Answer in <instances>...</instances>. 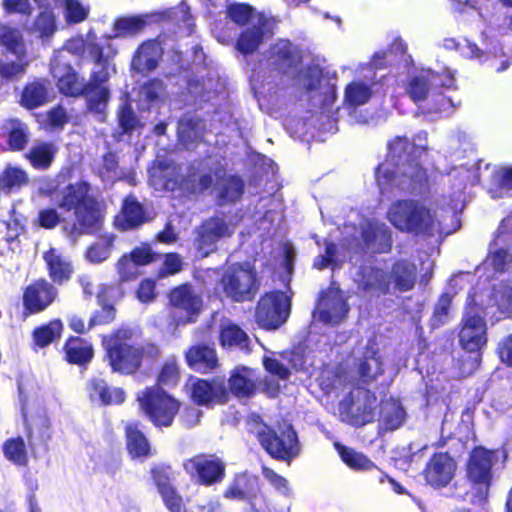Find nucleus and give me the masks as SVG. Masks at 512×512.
<instances>
[{
  "mask_svg": "<svg viewBox=\"0 0 512 512\" xmlns=\"http://www.w3.org/2000/svg\"><path fill=\"white\" fill-rule=\"evenodd\" d=\"M419 144L410 143L405 137H396L388 144V154L376 169V182L382 194L394 189L410 193H422L428 186L426 170L421 167L419 158L426 147V134L417 136Z\"/></svg>",
  "mask_w": 512,
  "mask_h": 512,
  "instance_id": "nucleus-1",
  "label": "nucleus"
},
{
  "mask_svg": "<svg viewBox=\"0 0 512 512\" xmlns=\"http://www.w3.org/2000/svg\"><path fill=\"white\" fill-rule=\"evenodd\" d=\"M88 49L95 65L88 82L79 79L69 64L60 62L61 52L53 54L51 73L61 93L72 97L84 96L88 110L102 117L110 97L107 85L111 70L110 55L104 56L103 47L95 43H90Z\"/></svg>",
  "mask_w": 512,
  "mask_h": 512,
  "instance_id": "nucleus-2",
  "label": "nucleus"
},
{
  "mask_svg": "<svg viewBox=\"0 0 512 512\" xmlns=\"http://www.w3.org/2000/svg\"><path fill=\"white\" fill-rule=\"evenodd\" d=\"M270 62L278 70L286 74L297 75L294 77V84L303 88L308 94V99L313 108L319 111L321 116L327 118L329 128L332 130L334 117L333 106L336 100V87L329 82H323V70L318 64H307L298 71L300 61L299 51L288 40H279L270 51Z\"/></svg>",
  "mask_w": 512,
  "mask_h": 512,
  "instance_id": "nucleus-3",
  "label": "nucleus"
},
{
  "mask_svg": "<svg viewBox=\"0 0 512 512\" xmlns=\"http://www.w3.org/2000/svg\"><path fill=\"white\" fill-rule=\"evenodd\" d=\"M53 200L61 209L75 210L76 222L69 235L90 233L100 225L101 214L98 203L89 195L86 183L71 184L53 194Z\"/></svg>",
  "mask_w": 512,
  "mask_h": 512,
  "instance_id": "nucleus-4",
  "label": "nucleus"
},
{
  "mask_svg": "<svg viewBox=\"0 0 512 512\" xmlns=\"http://www.w3.org/2000/svg\"><path fill=\"white\" fill-rule=\"evenodd\" d=\"M172 22L179 26L183 33L190 35L194 27V19L190 8L182 1L177 7L161 11L118 18L113 25V34L104 39L110 43L112 38L129 37L142 32L146 26L154 23Z\"/></svg>",
  "mask_w": 512,
  "mask_h": 512,
  "instance_id": "nucleus-5",
  "label": "nucleus"
},
{
  "mask_svg": "<svg viewBox=\"0 0 512 512\" xmlns=\"http://www.w3.org/2000/svg\"><path fill=\"white\" fill-rule=\"evenodd\" d=\"M387 218L395 228L404 232L417 235L442 232L440 223L436 221L431 211L418 201H396L391 205Z\"/></svg>",
  "mask_w": 512,
  "mask_h": 512,
  "instance_id": "nucleus-6",
  "label": "nucleus"
},
{
  "mask_svg": "<svg viewBox=\"0 0 512 512\" xmlns=\"http://www.w3.org/2000/svg\"><path fill=\"white\" fill-rule=\"evenodd\" d=\"M416 268L413 264L400 261L394 264L390 274L374 267H363L358 279L360 287L371 294H384L390 285L399 291L410 290L415 283Z\"/></svg>",
  "mask_w": 512,
  "mask_h": 512,
  "instance_id": "nucleus-7",
  "label": "nucleus"
},
{
  "mask_svg": "<svg viewBox=\"0 0 512 512\" xmlns=\"http://www.w3.org/2000/svg\"><path fill=\"white\" fill-rule=\"evenodd\" d=\"M255 417V433L261 446L274 458L288 460L299 452L295 431L289 423L279 425L278 430L269 428Z\"/></svg>",
  "mask_w": 512,
  "mask_h": 512,
  "instance_id": "nucleus-8",
  "label": "nucleus"
},
{
  "mask_svg": "<svg viewBox=\"0 0 512 512\" xmlns=\"http://www.w3.org/2000/svg\"><path fill=\"white\" fill-rule=\"evenodd\" d=\"M135 331L122 328L109 338H104L103 344L114 371L133 373L140 366L142 352L139 347L128 344Z\"/></svg>",
  "mask_w": 512,
  "mask_h": 512,
  "instance_id": "nucleus-9",
  "label": "nucleus"
},
{
  "mask_svg": "<svg viewBox=\"0 0 512 512\" xmlns=\"http://www.w3.org/2000/svg\"><path fill=\"white\" fill-rule=\"evenodd\" d=\"M137 399L144 414L159 427L170 426L180 407L179 402L159 386L146 388Z\"/></svg>",
  "mask_w": 512,
  "mask_h": 512,
  "instance_id": "nucleus-10",
  "label": "nucleus"
},
{
  "mask_svg": "<svg viewBox=\"0 0 512 512\" xmlns=\"http://www.w3.org/2000/svg\"><path fill=\"white\" fill-rule=\"evenodd\" d=\"M223 292L233 301L251 300L258 291L256 272L250 263L229 266L221 279Z\"/></svg>",
  "mask_w": 512,
  "mask_h": 512,
  "instance_id": "nucleus-11",
  "label": "nucleus"
},
{
  "mask_svg": "<svg viewBox=\"0 0 512 512\" xmlns=\"http://www.w3.org/2000/svg\"><path fill=\"white\" fill-rule=\"evenodd\" d=\"M456 79L454 71L447 66H438L436 69L422 70L412 76L406 87V92L414 102L431 99L438 85L451 89L455 87Z\"/></svg>",
  "mask_w": 512,
  "mask_h": 512,
  "instance_id": "nucleus-12",
  "label": "nucleus"
},
{
  "mask_svg": "<svg viewBox=\"0 0 512 512\" xmlns=\"http://www.w3.org/2000/svg\"><path fill=\"white\" fill-rule=\"evenodd\" d=\"M375 68L369 64H360L355 69V77L344 90V105L355 109L365 105L378 92L380 80L377 78Z\"/></svg>",
  "mask_w": 512,
  "mask_h": 512,
  "instance_id": "nucleus-13",
  "label": "nucleus"
},
{
  "mask_svg": "<svg viewBox=\"0 0 512 512\" xmlns=\"http://www.w3.org/2000/svg\"><path fill=\"white\" fill-rule=\"evenodd\" d=\"M290 313V298L280 291L266 293L258 302L256 322L265 329H277L286 322Z\"/></svg>",
  "mask_w": 512,
  "mask_h": 512,
  "instance_id": "nucleus-14",
  "label": "nucleus"
},
{
  "mask_svg": "<svg viewBox=\"0 0 512 512\" xmlns=\"http://www.w3.org/2000/svg\"><path fill=\"white\" fill-rule=\"evenodd\" d=\"M457 494L474 509L471 511V509L461 508L458 512H477L480 506V447H474L469 453L464 466V476L457 486Z\"/></svg>",
  "mask_w": 512,
  "mask_h": 512,
  "instance_id": "nucleus-15",
  "label": "nucleus"
},
{
  "mask_svg": "<svg viewBox=\"0 0 512 512\" xmlns=\"http://www.w3.org/2000/svg\"><path fill=\"white\" fill-rule=\"evenodd\" d=\"M377 398L368 390L358 389L351 398L340 402L339 410L344 420L353 425H364L374 419Z\"/></svg>",
  "mask_w": 512,
  "mask_h": 512,
  "instance_id": "nucleus-16",
  "label": "nucleus"
},
{
  "mask_svg": "<svg viewBox=\"0 0 512 512\" xmlns=\"http://www.w3.org/2000/svg\"><path fill=\"white\" fill-rule=\"evenodd\" d=\"M29 385L19 383L20 402L22 414L30 434L37 433L40 437L47 435L50 422L45 411L40 407L42 401L37 392H33Z\"/></svg>",
  "mask_w": 512,
  "mask_h": 512,
  "instance_id": "nucleus-17",
  "label": "nucleus"
},
{
  "mask_svg": "<svg viewBox=\"0 0 512 512\" xmlns=\"http://www.w3.org/2000/svg\"><path fill=\"white\" fill-rule=\"evenodd\" d=\"M462 324L459 334L462 348L467 352H478L480 349V305L477 301L476 291L468 294Z\"/></svg>",
  "mask_w": 512,
  "mask_h": 512,
  "instance_id": "nucleus-18",
  "label": "nucleus"
},
{
  "mask_svg": "<svg viewBox=\"0 0 512 512\" xmlns=\"http://www.w3.org/2000/svg\"><path fill=\"white\" fill-rule=\"evenodd\" d=\"M170 302L175 312L179 313L178 323L194 321L203 306L200 292L189 284L173 289L170 293Z\"/></svg>",
  "mask_w": 512,
  "mask_h": 512,
  "instance_id": "nucleus-19",
  "label": "nucleus"
},
{
  "mask_svg": "<svg viewBox=\"0 0 512 512\" xmlns=\"http://www.w3.org/2000/svg\"><path fill=\"white\" fill-rule=\"evenodd\" d=\"M187 473L204 485L219 482L225 475V465L215 456H197L184 463Z\"/></svg>",
  "mask_w": 512,
  "mask_h": 512,
  "instance_id": "nucleus-20",
  "label": "nucleus"
},
{
  "mask_svg": "<svg viewBox=\"0 0 512 512\" xmlns=\"http://www.w3.org/2000/svg\"><path fill=\"white\" fill-rule=\"evenodd\" d=\"M233 232L234 224L227 223L223 218L214 217L205 221L198 230V250L203 256L209 255L219 239L229 237Z\"/></svg>",
  "mask_w": 512,
  "mask_h": 512,
  "instance_id": "nucleus-21",
  "label": "nucleus"
},
{
  "mask_svg": "<svg viewBox=\"0 0 512 512\" xmlns=\"http://www.w3.org/2000/svg\"><path fill=\"white\" fill-rule=\"evenodd\" d=\"M191 396L198 405H214L224 403L228 399L225 382L216 378L212 381L195 379L191 381Z\"/></svg>",
  "mask_w": 512,
  "mask_h": 512,
  "instance_id": "nucleus-22",
  "label": "nucleus"
},
{
  "mask_svg": "<svg viewBox=\"0 0 512 512\" xmlns=\"http://www.w3.org/2000/svg\"><path fill=\"white\" fill-rule=\"evenodd\" d=\"M354 357L363 383H369L382 374V360L374 342L368 341L365 346L357 347L354 350Z\"/></svg>",
  "mask_w": 512,
  "mask_h": 512,
  "instance_id": "nucleus-23",
  "label": "nucleus"
},
{
  "mask_svg": "<svg viewBox=\"0 0 512 512\" xmlns=\"http://www.w3.org/2000/svg\"><path fill=\"white\" fill-rule=\"evenodd\" d=\"M455 472V460L448 453H436L426 465L425 479L433 487H445Z\"/></svg>",
  "mask_w": 512,
  "mask_h": 512,
  "instance_id": "nucleus-24",
  "label": "nucleus"
},
{
  "mask_svg": "<svg viewBox=\"0 0 512 512\" xmlns=\"http://www.w3.org/2000/svg\"><path fill=\"white\" fill-rule=\"evenodd\" d=\"M347 313L348 305L338 289H329L318 303V318L324 323L338 324L345 318Z\"/></svg>",
  "mask_w": 512,
  "mask_h": 512,
  "instance_id": "nucleus-25",
  "label": "nucleus"
},
{
  "mask_svg": "<svg viewBox=\"0 0 512 512\" xmlns=\"http://www.w3.org/2000/svg\"><path fill=\"white\" fill-rule=\"evenodd\" d=\"M57 296L56 288L45 280H38L29 285L23 296L24 306L30 313L46 309Z\"/></svg>",
  "mask_w": 512,
  "mask_h": 512,
  "instance_id": "nucleus-26",
  "label": "nucleus"
},
{
  "mask_svg": "<svg viewBox=\"0 0 512 512\" xmlns=\"http://www.w3.org/2000/svg\"><path fill=\"white\" fill-rule=\"evenodd\" d=\"M361 239L373 252H387L391 247L390 229L379 221H366L362 225Z\"/></svg>",
  "mask_w": 512,
  "mask_h": 512,
  "instance_id": "nucleus-27",
  "label": "nucleus"
},
{
  "mask_svg": "<svg viewBox=\"0 0 512 512\" xmlns=\"http://www.w3.org/2000/svg\"><path fill=\"white\" fill-rule=\"evenodd\" d=\"M272 34V25L268 18L258 17L256 27H248L237 41V50L242 54H251L257 50L264 38Z\"/></svg>",
  "mask_w": 512,
  "mask_h": 512,
  "instance_id": "nucleus-28",
  "label": "nucleus"
},
{
  "mask_svg": "<svg viewBox=\"0 0 512 512\" xmlns=\"http://www.w3.org/2000/svg\"><path fill=\"white\" fill-rule=\"evenodd\" d=\"M149 182L156 191H175L180 184L177 166L161 161L154 163L149 169Z\"/></svg>",
  "mask_w": 512,
  "mask_h": 512,
  "instance_id": "nucleus-29",
  "label": "nucleus"
},
{
  "mask_svg": "<svg viewBox=\"0 0 512 512\" xmlns=\"http://www.w3.org/2000/svg\"><path fill=\"white\" fill-rule=\"evenodd\" d=\"M161 56L162 48L158 42H144L132 59V68L143 74L148 73L157 67Z\"/></svg>",
  "mask_w": 512,
  "mask_h": 512,
  "instance_id": "nucleus-30",
  "label": "nucleus"
},
{
  "mask_svg": "<svg viewBox=\"0 0 512 512\" xmlns=\"http://www.w3.org/2000/svg\"><path fill=\"white\" fill-rule=\"evenodd\" d=\"M205 125L193 115L183 116L178 123V139L186 148L192 149L203 137Z\"/></svg>",
  "mask_w": 512,
  "mask_h": 512,
  "instance_id": "nucleus-31",
  "label": "nucleus"
},
{
  "mask_svg": "<svg viewBox=\"0 0 512 512\" xmlns=\"http://www.w3.org/2000/svg\"><path fill=\"white\" fill-rule=\"evenodd\" d=\"M152 476L169 511L185 512L181 497L170 485L168 473L163 468H154Z\"/></svg>",
  "mask_w": 512,
  "mask_h": 512,
  "instance_id": "nucleus-32",
  "label": "nucleus"
},
{
  "mask_svg": "<svg viewBox=\"0 0 512 512\" xmlns=\"http://www.w3.org/2000/svg\"><path fill=\"white\" fill-rule=\"evenodd\" d=\"M144 211L134 197L124 200L121 213L115 218V225L121 230L136 228L144 223Z\"/></svg>",
  "mask_w": 512,
  "mask_h": 512,
  "instance_id": "nucleus-33",
  "label": "nucleus"
},
{
  "mask_svg": "<svg viewBox=\"0 0 512 512\" xmlns=\"http://www.w3.org/2000/svg\"><path fill=\"white\" fill-rule=\"evenodd\" d=\"M90 43H95V44L103 47L104 56L109 54L110 55V64H112L111 61L114 58V56L116 55L117 50L112 46L111 43L105 44L104 41L98 42L96 35L91 32L88 33L86 40H83L82 38H76V39L69 40L65 44L63 49L54 51V54L57 52H61L60 62H65L64 61V58H65L64 53L65 52H68L71 54H79L82 52H87L89 54L88 46L90 45ZM112 69H114L113 65H111V70Z\"/></svg>",
  "mask_w": 512,
  "mask_h": 512,
  "instance_id": "nucleus-34",
  "label": "nucleus"
},
{
  "mask_svg": "<svg viewBox=\"0 0 512 512\" xmlns=\"http://www.w3.org/2000/svg\"><path fill=\"white\" fill-rule=\"evenodd\" d=\"M0 45L7 53L20 59L27 55V47L22 32L16 27L0 23Z\"/></svg>",
  "mask_w": 512,
  "mask_h": 512,
  "instance_id": "nucleus-35",
  "label": "nucleus"
},
{
  "mask_svg": "<svg viewBox=\"0 0 512 512\" xmlns=\"http://www.w3.org/2000/svg\"><path fill=\"white\" fill-rule=\"evenodd\" d=\"M89 394L93 401H100L104 405L121 404L125 393L117 387H109L102 379H94L89 383Z\"/></svg>",
  "mask_w": 512,
  "mask_h": 512,
  "instance_id": "nucleus-36",
  "label": "nucleus"
},
{
  "mask_svg": "<svg viewBox=\"0 0 512 512\" xmlns=\"http://www.w3.org/2000/svg\"><path fill=\"white\" fill-rule=\"evenodd\" d=\"M44 259L48 266L50 277L54 282L60 284L70 278L72 274L71 263L58 250L50 249L44 254Z\"/></svg>",
  "mask_w": 512,
  "mask_h": 512,
  "instance_id": "nucleus-37",
  "label": "nucleus"
},
{
  "mask_svg": "<svg viewBox=\"0 0 512 512\" xmlns=\"http://www.w3.org/2000/svg\"><path fill=\"white\" fill-rule=\"evenodd\" d=\"M229 387L232 394L236 397H249L255 389V374L253 370L245 367L236 368L229 378Z\"/></svg>",
  "mask_w": 512,
  "mask_h": 512,
  "instance_id": "nucleus-38",
  "label": "nucleus"
},
{
  "mask_svg": "<svg viewBox=\"0 0 512 512\" xmlns=\"http://www.w3.org/2000/svg\"><path fill=\"white\" fill-rule=\"evenodd\" d=\"M188 364L195 370L207 372L217 364V355L213 348L208 346H195L186 353Z\"/></svg>",
  "mask_w": 512,
  "mask_h": 512,
  "instance_id": "nucleus-39",
  "label": "nucleus"
},
{
  "mask_svg": "<svg viewBox=\"0 0 512 512\" xmlns=\"http://www.w3.org/2000/svg\"><path fill=\"white\" fill-rule=\"evenodd\" d=\"M220 342L225 348L247 350L249 347L247 334L239 326L229 320L221 324Z\"/></svg>",
  "mask_w": 512,
  "mask_h": 512,
  "instance_id": "nucleus-40",
  "label": "nucleus"
},
{
  "mask_svg": "<svg viewBox=\"0 0 512 512\" xmlns=\"http://www.w3.org/2000/svg\"><path fill=\"white\" fill-rule=\"evenodd\" d=\"M57 152V147L51 142H36L26 154L30 164L36 169H47Z\"/></svg>",
  "mask_w": 512,
  "mask_h": 512,
  "instance_id": "nucleus-41",
  "label": "nucleus"
},
{
  "mask_svg": "<svg viewBox=\"0 0 512 512\" xmlns=\"http://www.w3.org/2000/svg\"><path fill=\"white\" fill-rule=\"evenodd\" d=\"M512 190V167L496 168L487 189L492 198H502Z\"/></svg>",
  "mask_w": 512,
  "mask_h": 512,
  "instance_id": "nucleus-42",
  "label": "nucleus"
},
{
  "mask_svg": "<svg viewBox=\"0 0 512 512\" xmlns=\"http://www.w3.org/2000/svg\"><path fill=\"white\" fill-rule=\"evenodd\" d=\"M127 449L132 458H145L150 455V445L137 424L126 426Z\"/></svg>",
  "mask_w": 512,
  "mask_h": 512,
  "instance_id": "nucleus-43",
  "label": "nucleus"
},
{
  "mask_svg": "<svg viewBox=\"0 0 512 512\" xmlns=\"http://www.w3.org/2000/svg\"><path fill=\"white\" fill-rule=\"evenodd\" d=\"M65 352L69 362L79 365L89 362L93 356L92 345L79 337H72L67 341Z\"/></svg>",
  "mask_w": 512,
  "mask_h": 512,
  "instance_id": "nucleus-44",
  "label": "nucleus"
},
{
  "mask_svg": "<svg viewBox=\"0 0 512 512\" xmlns=\"http://www.w3.org/2000/svg\"><path fill=\"white\" fill-rule=\"evenodd\" d=\"M27 183V173L17 166L8 165L0 174V191L6 194L18 191Z\"/></svg>",
  "mask_w": 512,
  "mask_h": 512,
  "instance_id": "nucleus-45",
  "label": "nucleus"
},
{
  "mask_svg": "<svg viewBox=\"0 0 512 512\" xmlns=\"http://www.w3.org/2000/svg\"><path fill=\"white\" fill-rule=\"evenodd\" d=\"M164 95V85L160 80H152L145 84L139 91L138 105L141 109L151 110L158 106Z\"/></svg>",
  "mask_w": 512,
  "mask_h": 512,
  "instance_id": "nucleus-46",
  "label": "nucleus"
},
{
  "mask_svg": "<svg viewBox=\"0 0 512 512\" xmlns=\"http://www.w3.org/2000/svg\"><path fill=\"white\" fill-rule=\"evenodd\" d=\"M342 461L353 470L368 471L375 467L374 463L363 453L345 447L339 443L335 444Z\"/></svg>",
  "mask_w": 512,
  "mask_h": 512,
  "instance_id": "nucleus-47",
  "label": "nucleus"
},
{
  "mask_svg": "<svg viewBox=\"0 0 512 512\" xmlns=\"http://www.w3.org/2000/svg\"><path fill=\"white\" fill-rule=\"evenodd\" d=\"M47 87L44 82L33 81L22 92L21 104L28 109L37 108L47 101Z\"/></svg>",
  "mask_w": 512,
  "mask_h": 512,
  "instance_id": "nucleus-48",
  "label": "nucleus"
},
{
  "mask_svg": "<svg viewBox=\"0 0 512 512\" xmlns=\"http://www.w3.org/2000/svg\"><path fill=\"white\" fill-rule=\"evenodd\" d=\"M56 30L55 15L53 12L46 10L37 16L29 32L37 35L45 43L54 35Z\"/></svg>",
  "mask_w": 512,
  "mask_h": 512,
  "instance_id": "nucleus-49",
  "label": "nucleus"
},
{
  "mask_svg": "<svg viewBox=\"0 0 512 512\" xmlns=\"http://www.w3.org/2000/svg\"><path fill=\"white\" fill-rule=\"evenodd\" d=\"M255 478L243 473L237 475L231 482L225 492V497L229 499L243 500L248 498L255 486Z\"/></svg>",
  "mask_w": 512,
  "mask_h": 512,
  "instance_id": "nucleus-50",
  "label": "nucleus"
},
{
  "mask_svg": "<svg viewBox=\"0 0 512 512\" xmlns=\"http://www.w3.org/2000/svg\"><path fill=\"white\" fill-rule=\"evenodd\" d=\"M228 15L238 25L256 27L258 17H265L257 13L251 6L244 3H233L228 7Z\"/></svg>",
  "mask_w": 512,
  "mask_h": 512,
  "instance_id": "nucleus-51",
  "label": "nucleus"
},
{
  "mask_svg": "<svg viewBox=\"0 0 512 512\" xmlns=\"http://www.w3.org/2000/svg\"><path fill=\"white\" fill-rule=\"evenodd\" d=\"M381 419L387 429L394 430L403 424L405 411L398 401H387L381 407Z\"/></svg>",
  "mask_w": 512,
  "mask_h": 512,
  "instance_id": "nucleus-52",
  "label": "nucleus"
},
{
  "mask_svg": "<svg viewBox=\"0 0 512 512\" xmlns=\"http://www.w3.org/2000/svg\"><path fill=\"white\" fill-rule=\"evenodd\" d=\"M114 318V309L111 306H104L100 314H96L91 317L88 327H86L82 318L74 315L69 318V327L77 332L84 333L86 330L91 329L95 325L106 324L112 321Z\"/></svg>",
  "mask_w": 512,
  "mask_h": 512,
  "instance_id": "nucleus-53",
  "label": "nucleus"
},
{
  "mask_svg": "<svg viewBox=\"0 0 512 512\" xmlns=\"http://www.w3.org/2000/svg\"><path fill=\"white\" fill-rule=\"evenodd\" d=\"M63 329L60 320H53L47 325L36 328L33 333L34 342L39 347H45L59 338Z\"/></svg>",
  "mask_w": 512,
  "mask_h": 512,
  "instance_id": "nucleus-54",
  "label": "nucleus"
},
{
  "mask_svg": "<svg viewBox=\"0 0 512 512\" xmlns=\"http://www.w3.org/2000/svg\"><path fill=\"white\" fill-rule=\"evenodd\" d=\"M3 453L9 461L16 465L24 466L27 463L26 446L20 437L7 440L3 445Z\"/></svg>",
  "mask_w": 512,
  "mask_h": 512,
  "instance_id": "nucleus-55",
  "label": "nucleus"
},
{
  "mask_svg": "<svg viewBox=\"0 0 512 512\" xmlns=\"http://www.w3.org/2000/svg\"><path fill=\"white\" fill-rule=\"evenodd\" d=\"M8 144L12 150H22L27 144V127L24 123L12 119L7 122Z\"/></svg>",
  "mask_w": 512,
  "mask_h": 512,
  "instance_id": "nucleus-56",
  "label": "nucleus"
},
{
  "mask_svg": "<svg viewBox=\"0 0 512 512\" xmlns=\"http://www.w3.org/2000/svg\"><path fill=\"white\" fill-rule=\"evenodd\" d=\"M503 453L494 450H484L482 448V486L488 487L493 479L495 467L499 464Z\"/></svg>",
  "mask_w": 512,
  "mask_h": 512,
  "instance_id": "nucleus-57",
  "label": "nucleus"
},
{
  "mask_svg": "<svg viewBox=\"0 0 512 512\" xmlns=\"http://www.w3.org/2000/svg\"><path fill=\"white\" fill-rule=\"evenodd\" d=\"M407 50L406 44L403 42L402 39H396L390 47V52L387 53L386 51H377L370 62V64L375 69L382 68L386 63L392 62V55L396 56H405Z\"/></svg>",
  "mask_w": 512,
  "mask_h": 512,
  "instance_id": "nucleus-58",
  "label": "nucleus"
},
{
  "mask_svg": "<svg viewBox=\"0 0 512 512\" xmlns=\"http://www.w3.org/2000/svg\"><path fill=\"white\" fill-rule=\"evenodd\" d=\"M346 254L338 252V247L334 243H326L325 254L318 256L314 260V267L321 270L328 266H338L345 260Z\"/></svg>",
  "mask_w": 512,
  "mask_h": 512,
  "instance_id": "nucleus-59",
  "label": "nucleus"
},
{
  "mask_svg": "<svg viewBox=\"0 0 512 512\" xmlns=\"http://www.w3.org/2000/svg\"><path fill=\"white\" fill-rule=\"evenodd\" d=\"M243 192V182L237 176H230L224 179L221 184L219 197L223 201L234 202L238 200Z\"/></svg>",
  "mask_w": 512,
  "mask_h": 512,
  "instance_id": "nucleus-60",
  "label": "nucleus"
},
{
  "mask_svg": "<svg viewBox=\"0 0 512 512\" xmlns=\"http://www.w3.org/2000/svg\"><path fill=\"white\" fill-rule=\"evenodd\" d=\"M89 14V7L84 6L79 0H64V16L68 23H80Z\"/></svg>",
  "mask_w": 512,
  "mask_h": 512,
  "instance_id": "nucleus-61",
  "label": "nucleus"
},
{
  "mask_svg": "<svg viewBox=\"0 0 512 512\" xmlns=\"http://www.w3.org/2000/svg\"><path fill=\"white\" fill-rule=\"evenodd\" d=\"M117 117L119 126L125 133L132 132L140 125V121L136 117L128 100H126L125 103L120 106Z\"/></svg>",
  "mask_w": 512,
  "mask_h": 512,
  "instance_id": "nucleus-62",
  "label": "nucleus"
},
{
  "mask_svg": "<svg viewBox=\"0 0 512 512\" xmlns=\"http://www.w3.org/2000/svg\"><path fill=\"white\" fill-rule=\"evenodd\" d=\"M251 88L255 97L260 101L262 98L271 96L275 93V83L271 80V76L262 79L260 73H253L250 79Z\"/></svg>",
  "mask_w": 512,
  "mask_h": 512,
  "instance_id": "nucleus-63",
  "label": "nucleus"
},
{
  "mask_svg": "<svg viewBox=\"0 0 512 512\" xmlns=\"http://www.w3.org/2000/svg\"><path fill=\"white\" fill-rule=\"evenodd\" d=\"M119 280L122 282L135 279L139 275V266L128 254H124L116 264Z\"/></svg>",
  "mask_w": 512,
  "mask_h": 512,
  "instance_id": "nucleus-64",
  "label": "nucleus"
}]
</instances>
